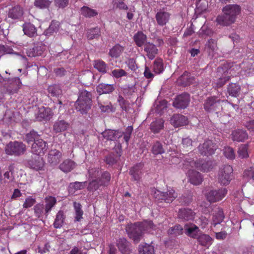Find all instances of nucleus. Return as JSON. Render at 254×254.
<instances>
[{
	"label": "nucleus",
	"mask_w": 254,
	"mask_h": 254,
	"mask_svg": "<svg viewBox=\"0 0 254 254\" xmlns=\"http://www.w3.org/2000/svg\"><path fill=\"white\" fill-rule=\"evenodd\" d=\"M142 232H150L152 230L155 229V225L151 221H144L140 222Z\"/></svg>",
	"instance_id": "864d4df0"
},
{
	"label": "nucleus",
	"mask_w": 254,
	"mask_h": 254,
	"mask_svg": "<svg viewBox=\"0 0 254 254\" xmlns=\"http://www.w3.org/2000/svg\"><path fill=\"white\" fill-rule=\"evenodd\" d=\"M45 215L47 217L49 213L57 203L56 198L52 196H49L45 198Z\"/></svg>",
	"instance_id": "c85d7f7f"
},
{
	"label": "nucleus",
	"mask_w": 254,
	"mask_h": 254,
	"mask_svg": "<svg viewBox=\"0 0 254 254\" xmlns=\"http://www.w3.org/2000/svg\"><path fill=\"white\" fill-rule=\"evenodd\" d=\"M171 14L165 11L164 8L158 10L155 14V19L158 25L160 26H165L169 23L171 18Z\"/></svg>",
	"instance_id": "ddd939ff"
},
{
	"label": "nucleus",
	"mask_w": 254,
	"mask_h": 254,
	"mask_svg": "<svg viewBox=\"0 0 254 254\" xmlns=\"http://www.w3.org/2000/svg\"><path fill=\"white\" fill-rule=\"evenodd\" d=\"M179 201L182 205H188L192 201V197L190 194H188L185 195H182L180 197Z\"/></svg>",
	"instance_id": "774afa93"
},
{
	"label": "nucleus",
	"mask_w": 254,
	"mask_h": 254,
	"mask_svg": "<svg viewBox=\"0 0 254 254\" xmlns=\"http://www.w3.org/2000/svg\"><path fill=\"white\" fill-rule=\"evenodd\" d=\"M92 105V94L91 92L86 90H82L80 92L74 106L77 111L83 115L87 113L91 109Z\"/></svg>",
	"instance_id": "7ed1b4c3"
},
{
	"label": "nucleus",
	"mask_w": 254,
	"mask_h": 254,
	"mask_svg": "<svg viewBox=\"0 0 254 254\" xmlns=\"http://www.w3.org/2000/svg\"><path fill=\"white\" fill-rule=\"evenodd\" d=\"M224 218V215L222 209H219L213 216L212 224L215 226L220 224Z\"/></svg>",
	"instance_id": "79ce46f5"
},
{
	"label": "nucleus",
	"mask_w": 254,
	"mask_h": 254,
	"mask_svg": "<svg viewBox=\"0 0 254 254\" xmlns=\"http://www.w3.org/2000/svg\"><path fill=\"white\" fill-rule=\"evenodd\" d=\"M23 14L22 8L18 5H15L9 9L7 16L13 20L19 19Z\"/></svg>",
	"instance_id": "412c9836"
},
{
	"label": "nucleus",
	"mask_w": 254,
	"mask_h": 254,
	"mask_svg": "<svg viewBox=\"0 0 254 254\" xmlns=\"http://www.w3.org/2000/svg\"><path fill=\"white\" fill-rule=\"evenodd\" d=\"M249 145L248 144H241L238 149V154L239 157L241 158H247L249 157Z\"/></svg>",
	"instance_id": "8fccbe9b"
},
{
	"label": "nucleus",
	"mask_w": 254,
	"mask_h": 254,
	"mask_svg": "<svg viewBox=\"0 0 254 254\" xmlns=\"http://www.w3.org/2000/svg\"><path fill=\"white\" fill-rule=\"evenodd\" d=\"M139 254H154L153 246L147 244H141L138 247Z\"/></svg>",
	"instance_id": "ea45409f"
},
{
	"label": "nucleus",
	"mask_w": 254,
	"mask_h": 254,
	"mask_svg": "<svg viewBox=\"0 0 254 254\" xmlns=\"http://www.w3.org/2000/svg\"><path fill=\"white\" fill-rule=\"evenodd\" d=\"M103 186V184H101V181H100L98 179H95L92 180L91 182L89 183V186L88 187V189L90 190H97L100 186Z\"/></svg>",
	"instance_id": "0e129e2a"
},
{
	"label": "nucleus",
	"mask_w": 254,
	"mask_h": 254,
	"mask_svg": "<svg viewBox=\"0 0 254 254\" xmlns=\"http://www.w3.org/2000/svg\"><path fill=\"white\" fill-rule=\"evenodd\" d=\"M151 152L154 155L162 154L165 152V149L160 142L156 141L152 145Z\"/></svg>",
	"instance_id": "c03bdc74"
},
{
	"label": "nucleus",
	"mask_w": 254,
	"mask_h": 254,
	"mask_svg": "<svg viewBox=\"0 0 254 254\" xmlns=\"http://www.w3.org/2000/svg\"><path fill=\"white\" fill-rule=\"evenodd\" d=\"M188 175L190 182L194 185H199L202 182V178L201 174L193 170L188 171Z\"/></svg>",
	"instance_id": "5701e85b"
},
{
	"label": "nucleus",
	"mask_w": 254,
	"mask_h": 254,
	"mask_svg": "<svg viewBox=\"0 0 254 254\" xmlns=\"http://www.w3.org/2000/svg\"><path fill=\"white\" fill-rule=\"evenodd\" d=\"M22 85V83L18 77H14L9 80V83L6 87L5 93L11 95L17 92Z\"/></svg>",
	"instance_id": "dca6fc26"
},
{
	"label": "nucleus",
	"mask_w": 254,
	"mask_h": 254,
	"mask_svg": "<svg viewBox=\"0 0 254 254\" xmlns=\"http://www.w3.org/2000/svg\"><path fill=\"white\" fill-rule=\"evenodd\" d=\"M184 230L188 236L196 239L201 246L208 248L212 244V238L208 235L200 233V230L196 225L194 224H191L190 226L186 225Z\"/></svg>",
	"instance_id": "f03ea898"
},
{
	"label": "nucleus",
	"mask_w": 254,
	"mask_h": 254,
	"mask_svg": "<svg viewBox=\"0 0 254 254\" xmlns=\"http://www.w3.org/2000/svg\"><path fill=\"white\" fill-rule=\"evenodd\" d=\"M53 115L50 108L42 107L39 109L36 119L39 121L49 120L52 118Z\"/></svg>",
	"instance_id": "f3484780"
},
{
	"label": "nucleus",
	"mask_w": 254,
	"mask_h": 254,
	"mask_svg": "<svg viewBox=\"0 0 254 254\" xmlns=\"http://www.w3.org/2000/svg\"><path fill=\"white\" fill-rule=\"evenodd\" d=\"M94 67L100 72L105 73L107 72V65L103 61H95L94 64Z\"/></svg>",
	"instance_id": "603ef678"
},
{
	"label": "nucleus",
	"mask_w": 254,
	"mask_h": 254,
	"mask_svg": "<svg viewBox=\"0 0 254 254\" xmlns=\"http://www.w3.org/2000/svg\"><path fill=\"white\" fill-rule=\"evenodd\" d=\"M152 192L155 199L160 202L171 203L178 197L177 192L171 188L168 189L166 191L154 190Z\"/></svg>",
	"instance_id": "20e7f679"
},
{
	"label": "nucleus",
	"mask_w": 254,
	"mask_h": 254,
	"mask_svg": "<svg viewBox=\"0 0 254 254\" xmlns=\"http://www.w3.org/2000/svg\"><path fill=\"white\" fill-rule=\"evenodd\" d=\"M144 51L146 53V56L150 60H153L158 52L156 45L150 42H146L144 45Z\"/></svg>",
	"instance_id": "6ab92c4d"
},
{
	"label": "nucleus",
	"mask_w": 254,
	"mask_h": 254,
	"mask_svg": "<svg viewBox=\"0 0 254 254\" xmlns=\"http://www.w3.org/2000/svg\"><path fill=\"white\" fill-rule=\"evenodd\" d=\"M124 50V48L123 46L116 44L110 50L109 55L113 58H118L121 56Z\"/></svg>",
	"instance_id": "e433bc0d"
},
{
	"label": "nucleus",
	"mask_w": 254,
	"mask_h": 254,
	"mask_svg": "<svg viewBox=\"0 0 254 254\" xmlns=\"http://www.w3.org/2000/svg\"><path fill=\"white\" fill-rule=\"evenodd\" d=\"M126 231L129 237L135 243L140 241L143 234L140 222L128 224L126 227Z\"/></svg>",
	"instance_id": "423d86ee"
},
{
	"label": "nucleus",
	"mask_w": 254,
	"mask_h": 254,
	"mask_svg": "<svg viewBox=\"0 0 254 254\" xmlns=\"http://www.w3.org/2000/svg\"><path fill=\"white\" fill-rule=\"evenodd\" d=\"M68 126L69 124L65 121L59 120L55 123L53 129L56 132H60L65 130Z\"/></svg>",
	"instance_id": "c9c22d12"
},
{
	"label": "nucleus",
	"mask_w": 254,
	"mask_h": 254,
	"mask_svg": "<svg viewBox=\"0 0 254 254\" xmlns=\"http://www.w3.org/2000/svg\"><path fill=\"white\" fill-rule=\"evenodd\" d=\"M76 166V163L70 159L64 160L60 165L59 169L64 173H67L72 170Z\"/></svg>",
	"instance_id": "a878e982"
},
{
	"label": "nucleus",
	"mask_w": 254,
	"mask_h": 254,
	"mask_svg": "<svg viewBox=\"0 0 254 254\" xmlns=\"http://www.w3.org/2000/svg\"><path fill=\"white\" fill-rule=\"evenodd\" d=\"M81 13L86 17L90 18L98 14L97 11L87 6H84L81 8Z\"/></svg>",
	"instance_id": "a18cd8bd"
},
{
	"label": "nucleus",
	"mask_w": 254,
	"mask_h": 254,
	"mask_svg": "<svg viewBox=\"0 0 254 254\" xmlns=\"http://www.w3.org/2000/svg\"><path fill=\"white\" fill-rule=\"evenodd\" d=\"M213 167L212 162L211 161H197L196 168L202 172H209Z\"/></svg>",
	"instance_id": "7c9ffc66"
},
{
	"label": "nucleus",
	"mask_w": 254,
	"mask_h": 254,
	"mask_svg": "<svg viewBox=\"0 0 254 254\" xmlns=\"http://www.w3.org/2000/svg\"><path fill=\"white\" fill-rule=\"evenodd\" d=\"M65 218L64 212L63 211H59L57 213L55 219L54 223V227L57 229L61 228L64 224Z\"/></svg>",
	"instance_id": "58836bf2"
},
{
	"label": "nucleus",
	"mask_w": 254,
	"mask_h": 254,
	"mask_svg": "<svg viewBox=\"0 0 254 254\" xmlns=\"http://www.w3.org/2000/svg\"><path fill=\"white\" fill-rule=\"evenodd\" d=\"M86 186V182H75L70 183L69 185V190L71 192H74L75 190H80L84 189Z\"/></svg>",
	"instance_id": "6e6d98bb"
},
{
	"label": "nucleus",
	"mask_w": 254,
	"mask_h": 254,
	"mask_svg": "<svg viewBox=\"0 0 254 254\" xmlns=\"http://www.w3.org/2000/svg\"><path fill=\"white\" fill-rule=\"evenodd\" d=\"M143 164L138 163L134 166L129 171L134 181H138L142 175L141 170L143 168Z\"/></svg>",
	"instance_id": "bb28decb"
},
{
	"label": "nucleus",
	"mask_w": 254,
	"mask_h": 254,
	"mask_svg": "<svg viewBox=\"0 0 254 254\" xmlns=\"http://www.w3.org/2000/svg\"><path fill=\"white\" fill-rule=\"evenodd\" d=\"M231 136L233 140L238 142L244 141L248 137V135L246 131L241 129H238L234 131L232 133Z\"/></svg>",
	"instance_id": "c756f323"
},
{
	"label": "nucleus",
	"mask_w": 254,
	"mask_h": 254,
	"mask_svg": "<svg viewBox=\"0 0 254 254\" xmlns=\"http://www.w3.org/2000/svg\"><path fill=\"white\" fill-rule=\"evenodd\" d=\"M204 108L208 112H215L218 113L222 107L219 101L216 100L215 98L211 97L208 98L204 103Z\"/></svg>",
	"instance_id": "9b49d317"
},
{
	"label": "nucleus",
	"mask_w": 254,
	"mask_h": 254,
	"mask_svg": "<svg viewBox=\"0 0 254 254\" xmlns=\"http://www.w3.org/2000/svg\"><path fill=\"white\" fill-rule=\"evenodd\" d=\"M48 145L47 143L42 139L35 140L32 145L31 152L38 156L43 154L47 151Z\"/></svg>",
	"instance_id": "4468645a"
},
{
	"label": "nucleus",
	"mask_w": 254,
	"mask_h": 254,
	"mask_svg": "<svg viewBox=\"0 0 254 254\" xmlns=\"http://www.w3.org/2000/svg\"><path fill=\"white\" fill-rule=\"evenodd\" d=\"M24 34L29 37H35L37 35V29L35 26L31 23H25L23 25Z\"/></svg>",
	"instance_id": "2f4dec72"
},
{
	"label": "nucleus",
	"mask_w": 254,
	"mask_h": 254,
	"mask_svg": "<svg viewBox=\"0 0 254 254\" xmlns=\"http://www.w3.org/2000/svg\"><path fill=\"white\" fill-rule=\"evenodd\" d=\"M197 162L194 161L191 159H186L183 163V168L184 169H188L189 171L192 170L191 168H196Z\"/></svg>",
	"instance_id": "680f3d73"
},
{
	"label": "nucleus",
	"mask_w": 254,
	"mask_h": 254,
	"mask_svg": "<svg viewBox=\"0 0 254 254\" xmlns=\"http://www.w3.org/2000/svg\"><path fill=\"white\" fill-rule=\"evenodd\" d=\"M240 86L237 83H231L227 86V92L232 97H238L240 94Z\"/></svg>",
	"instance_id": "72a5a7b5"
},
{
	"label": "nucleus",
	"mask_w": 254,
	"mask_h": 254,
	"mask_svg": "<svg viewBox=\"0 0 254 254\" xmlns=\"http://www.w3.org/2000/svg\"><path fill=\"white\" fill-rule=\"evenodd\" d=\"M104 160L107 164L112 166L117 163V156L113 153H110L106 156Z\"/></svg>",
	"instance_id": "69168bd1"
},
{
	"label": "nucleus",
	"mask_w": 254,
	"mask_h": 254,
	"mask_svg": "<svg viewBox=\"0 0 254 254\" xmlns=\"http://www.w3.org/2000/svg\"><path fill=\"white\" fill-rule=\"evenodd\" d=\"M52 3L50 0H35L34 5L36 7L40 9L48 8Z\"/></svg>",
	"instance_id": "de8ad7c7"
},
{
	"label": "nucleus",
	"mask_w": 254,
	"mask_h": 254,
	"mask_svg": "<svg viewBox=\"0 0 254 254\" xmlns=\"http://www.w3.org/2000/svg\"><path fill=\"white\" fill-rule=\"evenodd\" d=\"M193 80L194 78L191 76L187 71H185L179 78L180 83L184 86L190 84Z\"/></svg>",
	"instance_id": "a19ab883"
},
{
	"label": "nucleus",
	"mask_w": 254,
	"mask_h": 254,
	"mask_svg": "<svg viewBox=\"0 0 254 254\" xmlns=\"http://www.w3.org/2000/svg\"><path fill=\"white\" fill-rule=\"evenodd\" d=\"M118 247L123 254H129L130 252L129 243L124 238H120L117 242Z\"/></svg>",
	"instance_id": "cd10ccee"
},
{
	"label": "nucleus",
	"mask_w": 254,
	"mask_h": 254,
	"mask_svg": "<svg viewBox=\"0 0 254 254\" xmlns=\"http://www.w3.org/2000/svg\"><path fill=\"white\" fill-rule=\"evenodd\" d=\"M227 193V190L224 188L218 190H212L206 193V197L210 202H215L221 200Z\"/></svg>",
	"instance_id": "9d476101"
},
{
	"label": "nucleus",
	"mask_w": 254,
	"mask_h": 254,
	"mask_svg": "<svg viewBox=\"0 0 254 254\" xmlns=\"http://www.w3.org/2000/svg\"><path fill=\"white\" fill-rule=\"evenodd\" d=\"M164 127V121L159 119L151 123L150 129L154 133H159Z\"/></svg>",
	"instance_id": "473e14b6"
},
{
	"label": "nucleus",
	"mask_w": 254,
	"mask_h": 254,
	"mask_svg": "<svg viewBox=\"0 0 254 254\" xmlns=\"http://www.w3.org/2000/svg\"><path fill=\"white\" fill-rule=\"evenodd\" d=\"M171 124L175 127L184 126L188 124V119L184 115L181 114H175L170 120Z\"/></svg>",
	"instance_id": "aec40b11"
},
{
	"label": "nucleus",
	"mask_w": 254,
	"mask_h": 254,
	"mask_svg": "<svg viewBox=\"0 0 254 254\" xmlns=\"http://www.w3.org/2000/svg\"><path fill=\"white\" fill-rule=\"evenodd\" d=\"M115 89L114 84L100 83L96 87L97 92L100 94H109Z\"/></svg>",
	"instance_id": "393cba45"
},
{
	"label": "nucleus",
	"mask_w": 254,
	"mask_h": 254,
	"mask_svg": "<svg viewBox=\"0 0 254 254\" xmlns=\"http://www.w3.org/2000/svg\"><path fill=\"white\" fill-rule=\"evenodd\" d=\"M62 157V153L56 149L51 150L48 154V162L52 166L57 165Z\"/></svg>",
	"instance_id": "a211bd4d"
},
{
	"label": "nucleus",
	"mask_w": 254,
	"mask_h": 254,
	"mask_svg": "<svg viewBox=\"0 0 254 254\" xmlns=\"http://www.w3.org/2000/svg\"><path fill=\"white\" fill-rule=\"evenodd\" d=\"M111 179V176L109 172H104L101 175V178L99 179L101 181V184L103 186H106L109 183Z\"/></svg>",
	"instance_id": "338daca9"
},
{
	"label": "nucleus",
	"mask_w": 254,
	"mask_h": 254,
	"mask_svg": "<svg viewBox=\"0 0 254 254\" xmlns=\"http://www.w3.org/2000/svg\"><path fill=\"white\" fill-rule=\"evenodd\" d=\"M100 29L98 27L88 30L87 37L89 40L98 38L100 36Z\"/></svg>",
	"instance_id": "09e8293b"
},
{
	"label": "nucleus",
	"mask_w": 254,
	"mask_h": 254,
	"mask_svg": "<svg viewBox=\"0 0 254 254\" xmlns=\"http://www.w3.org/2000/svg\"><path fill=\"white\" fill-rule=\"evenodd\" d=\"M192 141L189 137L184 138L182 139V148L186 151L191 150L192 148Z\"/></svg>",
	"instance_id": "052dcab7"
},
{
	"label": "nucleus",
	"mask_w": 254,
	"mask_h": 254,
	"mask_svg": "<svg viewBox=\"0 0 254 254\" xmlns=\"http://www.w3.org/2000/svg\"><path fill=\"white\" fill-rule=\"evenodd\" d=\"M216 144L211 140H207L198 146L199 153L203 156H209L214 153L217 149Z\"/></svg>",
	"instance_id": "1a4fd4ad"
},
{
	"label": "nucleus",
	"mask_w": 254,
	"mask_h": 254,
	"mask_svg": "<svg viewBox=\"0 0 254 254\" xmlns=\"http://www.w3.org/2000/svg\"><path fill=\"white\" fill-rule=\"evenodd\" d=\"M146 36L141 31L138 32L133 36V40L138 47L144 46V45L146 43Z\"/></svg>",
	"instance_id": "4c0bfd02"
},
{
	"label": "nucleus",
	"mask_w": 254,
	"mask_h": 254,
	"mask_svg": "<svg viewBox=\"0 0 254 254\" xmlns=\"http://www.w3.org/2000/svg\"><path fill=\"white\" fill-rule=\"evenodd\" d=\"M233 168L230 165H225L223 168H221L218 175V182L223 185H226L229 184L232 179V173Z\"/></svg>",
	"instance_id": "0eeeda50"
},
{
	"label": "nucleus",
	"mask_w": 254,
	"mask_h": 254,
	"mask_svg": "<svg viewBox=\"0 0 254 254\" xmlns=\"http://www.w3.org/2000/svg\"><path fill=\"white\" fill-rule=\"evenodd\" d=\"M190 102V95L184 93L178 95L173 103V106L178 109H185Z\"/></svg>",
	"instance_id": "f8f14e48"
},
{
	"label": "nucleus",
	"mask_w": 254,
	"mask_h": 254,
	"mask_svg": "<svg viewBox=\"0 0 254 254\" xmlns=\"http://www.w3.org/2000/svg\"><path fill=\"white\" fill-rule=\"evenodd\" d=\"M48 89L49 93L53 96L58 97L62 92L60 86L58 85H50L49 86Z\"/></svg>",
	"instance_id": "5fc2aeb1"
},
{
	"label": "nucleus",
	"mask_w": 254,
	"mask_h": 254,
	"mask_svg": "<svg viewBox=\"0 0 254 254\" xmlns=\"http://www.w3.org/2000/svg\"><path fill=\"white\" fill-rule=\"evenodd\" d=\"M208 6V3L207 0H198L196 4L195 12L199 13H202L206 10Z\"/></svg>",
	"instance_id": "49530a36"
},
{
	"label": "nucleus",
	"mask_w": 254,
	"mask_h": 254,
	"mask_svg": "<svg viewBox=\"0 0 254 254\" xmlns=\"http://www.w3.org/2000/svg\"><path fill=\"white\" fill-rule=\"evenodd\" d=\"M195 215V213L192 209L188 208H181L178 213V218L183 221L193 220Z\"/></svg>",
	"instance_id": "2eb2a0df"
},
{
	"label": "nucleus",
	"mask_w": 254,
	"mask_h": 254,
	"mask_svg": "<svg viewBox=\"0 0 254 254\" xmlns=\"http://www.w3.org/2000/svg\"><path fill=\"white\" fill-rule=\"evenodd\" d=\"M28 165L31 168L39 170H41L44 166V161L40 156H36L35 159H32L28 160Z\"/></svg>",
	"instance_id": "b1692460"
},
{
	"label": "nucleus",
	"mask_w": 254,
	"mask_h": 254,
	"mask_svg": "<svg viewBox=\"0 0 254 254\" xmlns=\"http://www.w3.org/2000/svg\"><path fill=\"white\" fill-rule=\"evenodd\" d=\"M183 228L180 225H176L170 228L168 233L170 235L177 236L182 234Z\"/></svg>",
	"instance_id": "13d9d810"
},
{
	"label": "nucleus",
	"mask_w": 254,
	"mask_h": 254,
	"mask_svg": "<svg viewBox=\"0 0 254 254\" xmlns=\"http://www.w3.org/2000/svg\"><path fill=\"white\" fill-rule=\"evenodd\" d=\"M241 8L238 4H228L223 8V15L217 16V24L225 26L234 23L237 16L241 13Z\"/></svg>",
	"instance_id": "f257e3e1"
},
{
	"label": "nucleus",
	"mask_w": 254,
	"mask_h": 254,
	"mask_svg": "<svg viewBox=\"0 0 254 254\" xmlns=\"http://www.w3.org/2000/svg\"><path fill=\"white\" fill-rule=\"evenodd\" d=\"M39 135L38 133L34 131L31 130L25 135V140L28 143L34 141L35 140L39 139Z\"/></svg>",
	"instance_id": "4d7b16f0"
},
{
	"label": "nucleus",
	"mask_w": 254,
	"mask_h": 254,
	"mask_svg": "<svg viewBox=\"0 0 254 254\" xmlns=\"http://www.w3.org/2000/svg\"><path fill=\"white\" fill-rule=\"evenodd\" d=\"M152 68L155 73L159 74L162 72L164 70L163 60L160 58L156 59L153 62Z\"/></svg>",
	"instance_id": "37998d69"
},
{
	"label": "nucleus",
	"mask_w": 254,
	"mask_h": 254,
	"mask_svg": "<svg viewBox=\"0 0 254 254\" xmlns=\"http://www.w3.org/2000/svg\"><path fill=\"white\" fill-rule=\"evenodd\" d=\"M224 154L227 158L230 160H233L235 158V154L233 149L229 146L224 148Z\"/></svg>",
	"instance_id": "e2e57ef3"
},
{
	"label": "nucleus",
	"mask_w": 254,
	"mask_h": 254,
	"mask_svg": "<svg viewBox=\"0 0 254 254\" xmlns=\"http://www.w3.org/2000/svg\"><path fill=\"white\" fill-rule=\"evenodd\" d=\"M229 70L225 67H219L217 68V75L218 79L213 83V86L219 88L223 86L226 82L228 81L230 79Z\"/></svg>",
	"instance_id": "6e6552de"
},
{
	"label": "nucleus",
	"mask_w": 254,
	"mask_h": 254,
	"mask_svg": "<svg viewBox=\"0 0 254 254\" xmlns=\"http://www.w3.org/2000/svg\"><path fill=\"white\" fill-rule=\"evenodd\" d=\"M26 150V145L22 142H10L6 145L5 151L8 155L19 156L24 153Z\"/></svg>",
	"instance_id": "39448f33"
},
{
	"label": "nucleus",
	"mask_w": 254,
	"mask_h": 254,
	"mask_svg": "<svg viewBox=\"0 0 254 254\" xmlns=\"http://www.w3.org/2000/svg\"><path fill=\"white\" fill-rule=\"evenodd\" d=\"M43 49L41 46H34L33 47L26 49V54L29 57H35L41 55Z\"/></svg>",
	"instance_id": "f704fd0d"
},
{
	"label": "nucleus",
	"mask_w": 254,
	"mask_h": 254,
	"mask_svg": "<svg viewBox=\"0 0 254 254\" xmlns=\"http://www.w3.org/2000/svg\"><path fill=\"white\" fill-rule=\"evenodd\" d=\"M34 210L35 215L38 218L45 215V207L43 204L38 203L35 205L34 207Z\"/></svg>",
	"instance_id": "bf43d9fd"
},
{
	"label": "nucleus",
	"mask_w": 254,
	"mask_h": 254,
	"mask_svg": "<svg viewBox=\"0 0 254 254\" xmlns=\"http://www.w3.org/2000/svg\"><path fill=\"white\" fill-rule=\"evenodd\" d=\"M103 137L108 140H116L123 135V133L119 130H105L102 133Z\"/></svg>",
	"instance_id": "4be33fe9"
},
{
	"label": "nucleus",
	"mask_w": 254,
	"mask_h": 254,
	"mask_svg": "<svg viewBox=\"0 0 254 254\" xmlns=\"http://www.w3.org/2000/svg\"><path fill=\"white\" fill-rule=\"evenodd\" d=\"M74 209L75 211V221H80L82 218L83 212L81 209V205L80 203L74 202L73 203Z\"/></svg>",
	"instance_id": "3c124183"
}]
</instances>
